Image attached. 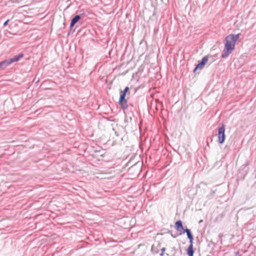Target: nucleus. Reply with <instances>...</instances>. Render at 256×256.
Here are the masks:
<instances>
[{
  "label": "nucleus",
  "instance_id": "nucleus-1",
  "mask_svg": "<svg viewBox=\"0 0 256 256\" xmlns=\"http://www.w3.org/2000/svg\"><path fill=\"white\" fill-rule=\"evenodd\" d=\"M240 34H230L225 38L224 47L221 55L222 58H227L232 52L234 49L236 41L240 38Z\"/></svg>",
  "mask_w": 256,
  "mask_h": 256
},
{
  "label": "nucleus",
  "instance_id": "nucleus-2",
  "mask_svg": "<svg viewBox=\"0 0 256 256\" xmlns=\"http://www.w3.org/2000/svg\"><path fill=\"white\" fill-rule=\"evenodd\" d=\"M129 90V88L126 86L123 91L120 92V94L118 100V104L123 110H126L128 108V100L126 99L127 92Z\"/></svg>",
  "mask_w": 256,
  "mask_h": 256
},
{
  "label": "nucleus",
  "instance_id": "nucleus-3",
  "mask_svg": "<svg viewBox=\"0 0 256 256\" xmlns=\"http://www.w3.org/2000/svg\"><path fill=\"white\" fill-rule=\"evenodd\" d=\"M218 142L220 144H223L226 140L225 126L220 124L218 126Z\"/></svg>",
  "mask_w": 256,
  "mask_h": 256
},
{
  "label": "nucleus",
  "instance_id": "nucleus-4",
  "mask_svg": "<svg viewBox=\"0 0 256 256\" xmlns=\"http://www.w3.org/2000/svg\"><path fill=\"white\" fill-rule=\"evenodd\" d=\"M175 228L179 232V235H182L184 233L186 234L188 236L189 234L191 233L190 229L186 228H184L182 226V222L181 220H178L175 223Z\"/></svg>",
  "mask_w": 256,
  "mask_h": 256
},
{
  "label": "nucleus",
  "instance_id": "nucleus-5",
  "mask_svg": "<svg viewBox=\"0 0 256 256\" xmlns=\"http://www.w3.org/2000/svg\"><path fill=\"white\" fill-rule=\"evenodd\" d=\"M24 56V55L22 53H20L10 59L4 60L3 62L4 63V66H8L14 62H18L20 58H22Z\"/></svg>",
  "mask_w": 256,
  "mask_h": 256
},
{
  "label": "nucleus",
  "instance_id": "nucleus-6",
  "mask_svg": "<svg viewBox=\"0 0 256 256\" xmlns=\"http://www.w3.org/2000/svg\"><path fill=\"white\" fill-rule=\"evenodd\" d=\"M208 58L206 56L202 58L200 62H198V64L196 66V68H194V72H196V70L198 69H201L208 62Z\"/></svg>",
  "mask_w": 256,
  "mask_h": 256
},
{
  "label": "nucleus",
  "instance_id": "nucleus-7",
  "mask_svg": "<svg viewBox=\"0 0 256 256\" xmlns=\"http://www.w3.org/2000/svg\"><path fill=\"white\" fill-rule=\"evenodd\" d=\"M81 18V14H77L70 21V27L72 28L75 24L78 22V20Z\"/></svg>",
  "mask_w": 256,
  "mask_h": 256
},
{
  "label": "nucleus",
  "instance_id": "nucleus-8",
  "mask_svg": "<svg viewBox=\"0 0 256 256\" xmlns=\"http://www.w3.org/2000/svg\"><path fill=\"white\" fill-rule=\"evenodd\" d=\"M194 250L193 247L188 246L186 250V254L188 256H194Z\"/></svg>",
  "mask_w": 256,
  "mask_h": 256
},
{
  "label": "nucleus",
  "instance_id": "nucleus-9",
  "mask_svg": "<svg viewBox=\"0 0 256 256\" xmlns=\"http://www.w3.org/2000/svg\"><path fill=\"white\" fill-rule=\"evenodd\" d=\"M187 237H188V238L189 240V242L190 244L189 246H192V247H193L194 236H193L192 233L191 232V233L189 234L187 236Z\"/></svg>",
  "mask_w": 256,
  "mask_h": 256
},
{
  "label": "nucleus",
  "instance_id": "nucleus-10",
  "mask_svg": "<svg viewBox=\"0 0 256 256\" xmlns=\"http://www.w3.org/2000/svg\"><path fill=\"white\" fill-rule=\"evenodd\" d=\"M151 250L154 254H157L158 252V250L155 248L154 245L152 246Z\"/></svg>",
  "mask_w": 256,
  "mask_h": 256
},
{
  "label": "nucleus",
  "instance_id": "nucleus-11",
  "mask_svg": "<svg viewBox=\"0 0 256 256\" xmlns=\"http://www.w3.org/2000/svg\"><path fill=\"white\" fill-rule=\"evenodd\" d=\"M160 250H161V253L160 254V256H164V252L166 250V248H162L160 249Z\"/></svg>",
  "mask_w": 256,
  "mask_h": 256
},
{
  "label": "nucleus",
  "instance_id": "nucleus-12",
  "mask_svg": "<svg viewBox=\"0 0 256 256\" xmlns=\"http://www.w3.org/2000/svg\"><path fill=\"white\" fill-rule=\"evenodd\" d=\"M4 66H4V63L3 61L0 62V68H2Z\"/></svg>",
  "mask_w": 256,
  "mask_h": 256
},
{
  "label": "nucleus",
  "instance_id": "nucleus-13",
  "mask_svg": "<svg viewBox=\"0 0 256 256\" xmlns=\"http://www.w3.org/2000/svg\"><path fill=\"white\" fill-rule=\"evenodd\" d=\"M8 22H9V20H7L5 22H4V23L3 24L4 26H6L8 24Z\"/></svg>",
  "mask_w": 256,
  "mask_h": 256
},
{
  "label": "nucleus",
  "instance_id": "nucleus-14",
  "mask_svg": "<svg viewBox=\"0 0 256 256\" xmlns=\"http://www.w3.org/2000/svg\"><path fill=\"white\" fill-rule=\"evenodd\" d=\"M222 236H223V234H220L218 235V237H219V238H220V239H221V238H222ZM220 240V244H222V240Z\"/></svg>",
  "mask_w": 256,
  "mask_h": 256
},
{
  "label": "nucleus",
  "instance_id": "nucleus-15",
  "mask_svg": "<svg viewBox=\"0 0 256 256\" xmlns=\"http://www.w3.org/2000/svg\"><path fill=\"white\" fill-rule=\"evenodd\" d=\"M171 234V236H172V238H176V237L178 236V234H172V233H171V234Z\"/></svg>",
  "mask_w": 256,
  "mask_h": 256
}]
</instances>
